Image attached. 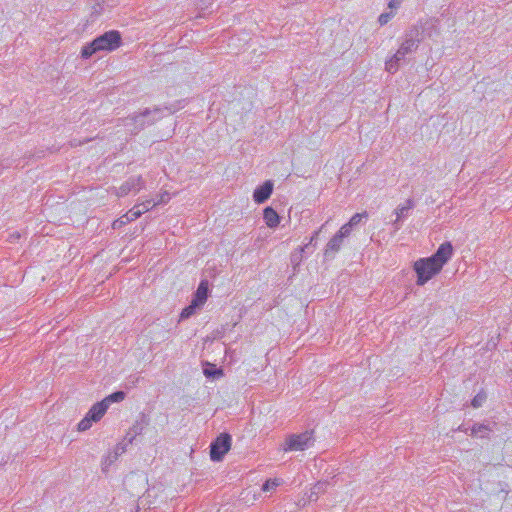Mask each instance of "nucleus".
<instances>
[{"instance_id":"1","label":"nucleus","mask_w":512,"mask_h":512,"mask_svg":"<svg viewBox=\"0 0 512 512\" xmlns=\"http://www.w3.org/2000/svg\"><path fill=\"white\" fill-rule=\"evenodd\" d=\"M423 29L419 26H413L405 32L404 40L396 53L386 61L385 68L389 73H395L404 60L405 56L416 51L422 41Z\"/></svg>"},{"instance_id":"2","label":"nucleus","mask_w":512,"mask_h":512,"mask_svg":"<svg viewBox=\"0 0 512 512\" xmlns=\"http://www.w3.org/2000/svg\"><path fill=\"white\" fill-rule=\"evenodd\" d=\"M122 43L121 34L117 30H110L96 37L93 41L83 46L81 57L83 59L90 58L99 51H114L120 47Z\"/></svg>"},{"instance_id":"3","label":"nucleus","mask_w":512,"mask_h":512,"mask_svg":"<svg viewBox=\"0 0 512 512\" xmlns=\"http://www.w3.org/2000/svg\"><path fill=\"white\" fill-rule=\"evenodd\" d=\"M164 111H167V114H172L174 110L170 107H154L153 109L146 108L142 113L135 114L126 119L125 126H129L131 124L134 125V128L131 129V132L136 134L140 130L144 129L146 126L154 124L156 121L162 119L164 117Z\"/></svg>"},{"instance_id":"4","label":"nucleus","mask_w":512,"mask_h":512,"mask_svg":"<svg viewBox=\"0 0 512 512\" xmlns=\"http://www.w3.org/2000/svg\"><path fill=\"white\" fill-rule=\"evenodd\" d=\"M414 270L417 273V285H424L433 276L438 274L442 268L438 267L435 262H431L430 257L421 258L414 263Z\"/></svg>"},{"instance_id":"5","label":"nucleus","mask_w":512,"mask_h":512,"mask_svg":"<svg viewBox=\"0 0 512 512\" xmlns=\"http://www.w3.org/2000/svg\"><path fill=\"white\" fill-rule=\"evenodd\" d=\"M231 435L221 433L210 445V458L212 461H221L231 448Z\"/></svg>"},{"instance_id":"6","label":"nucleus","mask_w":512,"mask_h":512,"mask_svg":"<svg viewBox=\"0 0 512 512\" xmlns=\"http://www.w3.org/2000/svg\"><path fill=\"white\" fill-rule=\"evenodd\" d=\"M313 442L314 440L312 437V431H305L301 434H293L288 437L285 450L303 451L312 446Z\"/></svg>"},{"instance_id":"7","label":"nucleus","mask_w":512,"mask_h":512,"mask_svg":"<svg viewBox=\"0 0 512 512\" xmlns=\"http://www.w3.org/2000/svg\"><path fill=\"white\" fill-rule=\"evenodd\" d=\"M144 186L145 182L141 176H132L127 179L120 187H113L112 192L115 193L117 197H124L130 192H139L144 188Z\"/></svg>"},{"instance_id":"8","label":"nucleus","mask_w":512,"mask_h":512,"mask_svg":"<svg viewBox=\"0 0 512 512\" xmlns=\"http://www.w3.org/2000/svg\"><path fill=\"white\" fill-rule=\"evenodd\" d=\"M453 254V246L450 242L442 243L437 251L430 257L431 262H435L442 268L448 262Z\"/></svg>"},{"instance_id":"9","label":"nucleus","mask_w":512,"mask_h":512,"mask_svg":"<svg viewBox=\"0 0 512 512\" xmlns=\"http://www.w3.org/2000/svg\"><path fill=\"white\" fill-rule=\"evenodd\" d=\"M415 202L412 199H408L402 206H398L394 213L396 219L393 221L394 230L398 231L402 226V221L408 217L409 212L414 208Z\"/></svg>"},{"instance_id":"10","label":"nucleus","mask_w":512,"mask_h":512,"mask_svg":"<svg viewBox=\"0 0 512 512\" xmlns=\"http://www.w3.org/2000/svg\"><path fill=\"white\" fill-rule=\"evenodd\" d=\"M272 192L273 182L271 180H267L254 190L253 200L258 204H262L270 198Z\"/></svg>"},{"instance_id":"11","label":"nucleus","mask_w":512,"mask_h":512,"mask_svg":"<svg viewBox=\"0 0 512 512\" xmlns=\"http://www.w3.org/2000/svg\"><path fill=\"white\" fill-rule=\"evenodd\" d=\"M344 238L336 233L327 243L326 249H325V256L326 257H334V255L340 250L342 244H343Z\"/></svg>"},{"instance_id":"12","label":"nucleus","mask_w":512,"mask_h":512,"mask_svg":"<svg viewBox=\"0 0 512 512\" xmlns=\"http://www.w3.org/2000/svg\"><path fill=\"white\" fill-rule=\"evenodd\" d=\"M148 423V417L145 414H141L139 419L135 422V424L132 426V428L127 434V436H130V443L137 435H140L143 432L144 428L148 425Z\"/></svg>"},{"instance_id":"13","label":"nucleus","mask_w":512,"mask_h":512,"mask_svg":"<svg viewBox=\"0 0 512 512\" xmlns=\"http://www.w3.org/2000/svg\"><path fill=\"white\" fill-rule=\"evenodd\" d=\"M263 219L269 228H275L279 225L280 217L272 207H266L263 211Z\"/></svg>"},{"instance_id":"14","label":"nucleus","mask_w":512,"mask_h":512,"mask_svg":"<svg viewBox=\"0 0 512 512\" xmlns=\"http://www.w3.org/2000/svg\"><path fill=\"white\" fill-rule=\"evenodd\" d=\"M208 291V281L202 280L196 290L195 298L193 299V301L199 305L204 304L208 297Z\"/></svg>"},{"instance_id":"15","label":"nucleus","mask_w":512,"mask_h":512,"mask_svg":"<svg viewBox=\"0 0 512 512\" xmlns=\"http://www.w3.org/2000/svg\"><path fill=\"white\" fill-rule=\"evenodd\" d=\"M106 411H107V409L105 408L104 403L97 402L90 408L87 415L94 422H97L102 418V416L106 413Z\"/></svg>"},{"instance_id":"16","label":"nucleus","mask_w":512,"mask_h":512,"mask_svg":"<svg viewBox=\"0 0 512 512\" xmlns=\"http://www.w3.org/2000/svg\"><path fill=\"white\" fill-rule=\"evenodd\" d=\"M328 485L329 483L326 481L317 482L310 490L308 495L309 501H317L319 495L326 491Z\"/></svg>"},{"instance_id":"17","label":"nucleus","mask_w":512,"mask_h":512,"mask_svg":"<svg viewBox=\"0 0 512 512\" xmlns=\"http://www.w3.org/2000/svg\"><path fill=\"white\" fill-rule=\"evenodd\" d=\"M125 396H126V394L123 391H116V392L108 395L107 397H105L100 402L104 403L105 408L108 409V407L111 403L121 402L122 400H124Z\"/></svg>"},{"instance_id":"18","label":"nucleus","mask_w":512,"mask_h":512,"mask_svg":"<svg viewBox=\"0 0 512 512\" xmlns=\"http://www.w3.org/2000/svg\"><path fill=\"white\" fill-rule=\"evenodd\" d=\"M141 216L140 205H135L131 210L125 214L126 221L132 222Z\"/></svg>"},{"instance_id":"19","label":"nucleus","mask_w":512,"mask_h":512,"mask_svg":"<svg viewBox=\"0 0 512 512\" xmlns=\"http://www.w3.org/2000/svg\"><path fill=\"white\" fill-rule=\"evenodd\" d=\"M200 306L199 304H197L196 302L192 301V303L187 306L186 308H184L180 314V318L182 320L184 319H187L189 318L191 315H193L196 307Z\"/></svg>"},{"instance_id":"20","label":"nucleus","mask_w":512,"mask_h":512,"mask_svg":"<svg viewBox=\"0 0 512 512\" xmlns=\"http://www.w3.org/2000/svg\"><path fill=\"white\" fill-rule=\"evenodd\" d=\"M488 427L483 424H476L471 429V434L475 436L484 437L485 433L488 431Z\"/></svg>"},{"instance_id":"21","label":"nucleus","mask_w":512,"mask_h":512,"mask_svg":"<svg viewBox=\"0 0 512 512\" xmlns=\"http://www.w3.org/2000/svg\"><path fill=\"white\" fill-rule=\"evenodd\" d=\"M367 217H368L367 212L356 213L350 218L348 223L351 225V227H355L361 222L362 218H367Z\"/></svg>"},{"instance_id":"22","label":"nucleus","mask_w":512,"mask_h":512,"mask_svg":"<svg viewBox=\"0 0 512 512\" xmlns=\"http://www.w3.org/2000/svg\"><path fill=\"white\" fill-rule=\"evenodd\" d=\"M94 421L89 418V416L86 414V416L78 423V430L79 431H86L88 430L92 423Z\"/></svg>"},{"instance_id":"23","label":"nucleus","mask_w":512,"mask_h":512,"mask_svg":"<svg viewBox=\"0 0 512 512\" xmlns=\"http://www.w3.org/2000/svg\"><path fill=\"white\" fill-rule=\"evenodd\" d=\"M323 227H324V225H322L319 230H317L313 233L309 242L307 244H305L303 247H301V251L308 250L310 248V246H312V245L315 246V244H313V243L316 242V240L318 239V236H319L321 230L323 229Z\"/></svg>"},{"instance_id":"24","label":"nucleus","mask_w":512,"mask_h":512,"mask_svg":"<svg viewBox=\"0 0 512 512\" xmlns=\"http://www.w3.org/2000/svg\"><path fill=\"white\" fill-rule=\"evenodd\" d=\"M119 455V452L116 451L114 455H109L105 458V460L102 462V470L106 471L108 467L117 459Z\"/></svg>"},{"instance_id":"25","label":"nucleus","mask_w":512,"mask_h":512,"mask_svg":"<svg viewBox=\"0 0 512 512\" xmlns=\"http://www.w3.org/2000/svg\"><path fill=\"white\" fill-rule=\"evenodd\" d=\"M394 16V13L393 11H390V12H384L382 14H380L379 18H378V22L380 23L381 26L387 24Z\"/></svg>"},{"instance_id":"26","label":"nucleus","mask_w":512,"mask_h":512,"mask_svg":"<svg viewBox=\"0 0 512 512\" xmlns=\"http://www.w3.org/2000/svg\"><path fill=\"white\" fill-rule=\"evenodd\" d=\"M279 485V482L277 479H274V480H267L263 486H262V490L263 491H271L273 489H275L277 486Z\"/></svg>"},{"instance_id":"27","label":"nucleus","mask_w":512,"mask_h":512,"mask_svg":"<svg viewBox=\"0 0 512 512\" xmlns=\"http://www.w3.org/2000/svg\"><path fill=\"white\" fill-rule=\"evenodd\" d=\"M157 203L153 202L152 200H146L142 203H139L140 209H141V215L147 211H149L152 207H154Z\"/></svg>"},{"instance_id":"28","label":"nucleus","mask_w":512,"mask_h":512,"mask_svg":"<svg viewBox=\"0 0 512 512\" xmlns=\"http://www.w3.org/2000/svg\"><path fill=\"white\" fill-rule=\"evenodd\" d=\"M303 252L304 251H301V247H299V249H297L295 252L291 254V262L294 265H298L301 262Z\"/></svg>"},{"instance_id":"29","label":"nucleus","mask_w":512,"mask_h":512,"mask_svg":"<svg viewBox=\"0 0 512 512\" xmlns=\"http://www.w3.org/2000/svg\"><path fill=\"white\" fill-rule=\"evenodd\" d=\"M353 227L349 223L344 224L340 230L337 232L343 238L348 237L352 231Z\"/></svg>"},{"instance_id":"30","label":"nucleus","mask_w":512,"mask_h":512,"mask_svg":"<svg viewBox=\"0 0 512 512\" xmlns=\"http://www.w3.org/2000/svg\"><path fill=\"white\" fill-rule=\"evenodd\" d=\"M204 375L207 378H214L216 376L222 375V371L219 369H204Z\"/></svg>"},{"instance_id":"31","label":"nucleus","mask_w":512,"mask_h":512,"mask_svg":"<svg viewBox=\"0 0 512 512\" xmlns=\"http://www.w3.org/2000/svg\"><path fill=\"white\" fill-rule=\"evenodd\" d=\"M484 400H485V396H481L480 394H478L472 399L471 404L473 407L478 408L482 405Z\"/></svg>"},{"instance_id":"32","label":"nucleus","mask_w":512,"mask_h":512,"mask_svg":"<svg viewBox=\"0 0 512 512\" xmlns=\"http://www.w3.org/2000/svg\"><path fill=\"white\" fill-rule=\"evenodd\" d=\"M129 223V221H126V218H125V215H123L122 217H120L119 219H117L116 221H114L113 223V228H117V227H120L124 224H127Z\"/></svg>"},{"instance_id":"33","label":"nucleus","mask_w":512,"mask_h":512,"mask_svg":"<svg viewBox=\"0 0 512 512\" xmlns=\"http://www.w3.org/2000/svg\"><path fill=\"white\" fill-rule=\"evenodd\" d=\"M400 4H401V0H390L388 7L392 11L393 9H397L400 6Z\"/></svg>"},{"instance_id":"34","label":"nucleus","mask_w":512,"mask_h":512,"mask_svg":"<svg viewBox=\"0 0 512 512\" xmlns=\"http://www.w3.org/2000/svg\"><path fill=\"white\" fill-rule=\"evenodd\" d=\"M153 117H154V115L152 114V115H150V116L146 117V118H145V120H152V119H153Z\"/></svg>"}]
</instances>
